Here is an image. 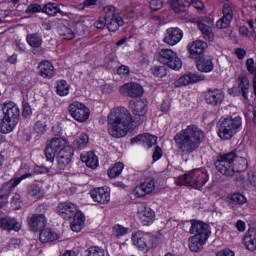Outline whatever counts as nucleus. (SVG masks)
Instances as JSON below:
<instances>
[{"mask_svg":"<svg viewBox=\"0 0 256 256\" xmlns=\"http://www.w3.org/2000/svg\"><path fill=\"white\" fill-rule=\"evenodd\" d=\"M147 100H137L133 103L132 113L125 108L113 109L108 115V133L111 137L119 139L125 137L133 123L136 125H142L144 121H147V111H149Z\"/></svg>","mask_w":256,"mask_h":256,"instance_id":"f257e3e1","label":"nucleus"},{"mask_svg":"<svg viewBox=\"0 0 256 256\" xmlns=\"http://www.w3.org/2000/svg\"><path fill=\"white\" fill-rule=\"evenodd\" d=\"M205 141V132L197 125H189L174 136V143L182 155H191Z\"/></svg>","mask_w":256,"mask_h":256,"instance_id":"f03ea898","label":"nucleus"},{"mask_svg":"<svg viewBox=\"0 0 256 256\" xmlns=\"http://www.w3.org/2000/svg\"><path fill=\"white\" fill-rule=\"evenodd\" d=\"M58 214L62 219H73L71 223L72 231L79 233L81 229H83V225L85 224V215L83 212L77 210V205L71 202H61L57 207Z\"/></svg>","mask_w":256,"mask_h":256,"instance_id":"7ed1b4c3","label":"nucleus"},{"mask_svg":"<svg viewBox=\"0 0 256 256\" xmlns=\"http://www.w3.org/2000/svg\"><path fill=\"white\" fill-rule=\"evenodd\" d=\"M2 111L3 118L0 122V131L4 135H7V133H11L17 127L19 117H21V110L15 102L9 101L3 104Z\"/></svg>","mask_w":256,"mask_h":256,"instance_id":"20e7f679","label":"nucleus"},{"mask_svg":"<svg viewBox=\"0 0 256 256\" xmlns=\"http://www.w3.org/2000/svg\"><path fill=\"white\" fill-rule=\"evenodd\" d=\"M243 125L241 117H230L225 118L218 124V135L220 139L224 141H229L236 133L239 131V128Z\"/></svg>","mask_w":256,"mask_h":256,"instance_id":"39448f33","label":"nucleus"},{"mask_svg":"<svg viewBox=\"0 0 256 256\" xmlns=\"http://www.w3.org/2000/svg\"><path fill=\"white\" fill-rule=\"evenodd\" d=\"M207 181H209L207 172L201 169H194L181 176L178 185H188V187H193V189H201Z\"/></svg>","mask_w":256,"mask_h":256,"instance_id":"423d86ee","label":"nucleus"},{"mask_svg":"<svg viewBox=\"0 0 256 256\" xmlns=\"http://www.w3.org/2000/svg\"><path fill=\"white\" fill-rule=\"evenodd\" d=\"M235 152H229L217 157L215 167L219 173L226 177H233L235 175Z\"/></svg>","mask_w":256,"mask_h":256,"instance_id":"0eeeda50","label":"nucleus"},{"mask_svg":"<svg viewBox=\"0 0 256 256\" xmlns=\"http://www.w3.org/2000/svg\"><path fill=\"white\" fill-rule=\"evenodd\" d=\"M65 147H70V146L67 144V139L63 137H56L49 140L45 148V157L47 161H50L51 163H53V161H55V157L57 156V153H59L61 149H65Z\"/></svg>","mask_w":256,"mask_h":256,"instance_id":"6e6552de","label":"nucleus"},{"mask_svg":"<svg viewBox=\"0 0 256 256\" xmlns=\"http://www.w3.org/2000/svg\"><path fill=\"white\" fill-rule=\"evenodd\" d=\"M158 61L160 63H163V65H167V67L173 69L174 71H179V69L183 67V62L181 61V58H179V56H177V53H175L171 49H162L160 51Z\"/></svg>","mask_w":256,"mask_h":256,"instance_id":"1a4fd4ad","label":"nucleus"},{"mask_svg":"<svg viewBox=\"0 0 256 256\" xmlns=\"http://www.w3.org/2000/svg\"><path fill=\"white\" fill-rule=\"evenodd\" d=\"M132 243L140 249L141 251H149V249H152V247H155L154 241H155V236L138 231L134 234H132Z\"/></svg>","mask_w":256,"mask_h":256,"instance_id":"9d476101","label":"nucleus"},{"mask_svg":"<svg viewBox=\"0 0 256 256\" xmlns=\"http://www.w3.org/2000/svg\"><path fill=\"white\" fill-rule=\"evenodd\" d=\"M69 113L78 123H85L89 119L90 111L85 104L81 102H72L69 105Z\"/></svg>","mask_w":256,"mask_h":256,"instance_id":"9b49d317","label":"nucleus"},{"mask_svg":"<svg viewBox=\"0 0 256 256\" xmlns=\"http://www.w3.org/2000/svg\"><path fill=\"white\" fill-rule=\"evenodd\" d=\"M222 13L223 17L216 23L217 29H227V27L231 25V21H233V17L235 13H237V10L233 3H225L223 5Z\"/></svg>","mask_w":256,"mask_h":256,"instance_id":"f8f14e48","label":"nucleus"},{"mask_svg":"<svg viewBox=\"0 0 256 256\" xmlns=\"http://www.w3.org/2000/svg\"><path fill=\"white\" fill-rule=\"evenodd\" d=\"M156 187L157 182L153 178L147 177L140 185L136 186L134 189V195L136 197H145V195H151V193L155 191Z\"/></svg>","mask_w":256,"mask_h":256,"instance_id":"ddd939ff","label":"nucleus"},{"mask_svg":"<svg viewBox=\"0 0 256 256\" xmlns=\"http://www.w3.org/2000/svg\"><path fill=\"white\" fill-rule=\"evenodd\" d=\"M190 233L195 235L196 237H202L204 239H209V235H211V228H209V224L192 220Z\"/></svg>","mask_w":256,"mask_h":256,"instance_id":"4468645a","label":"nucleus"},{"mask_svg":"<svg viewBox=\"0 0 256 256\" xmlns=\"http://www.w3.org/2000/svg\"><path fill=\"white\" fill-rule=\"evenodd\" d=\"M205 101L208 105L217 107V105H221L225 101V92L217 88L208 89L205 95Z\"/></svg>","mask_w":256,"mask_h":256,"instance_id":"2eb2a0df","label":"nucleus"},{"mask_svg":"<svg viewBox=\"0 0 256 256\" xmlns=\"http://www.w3.org/2000/svg\"><path fill=\"white\" fill-rule=\"evenodd\" d=\"M31 231H42L47 226V216L32 214L27 217Z\"/></svg>","mask_w":256,"mask_h":256,"instance_id":"dca6fc26","label":"nucleus"},{"mask_svg":"<svg viewBox=\"0 0 256 256\" xmlns=\"http://www.w3.org/2000/svg\"><path fill=\"white\" fill-rule=\"evenodd\" d=\"M29 177H33V174L25 173L22 174L20 177H13L10 181L2 185L0 193H2V195H9V193H11V191H13V189H15L17 185H19V183H21L25 179H29Z\"/></svg>","mask_w":256,"mask_h":256,"instance_id":"f3484780","label":"nucleus"},{"mask_svg":"<svg viewBox=\"0 0 256 256\" xmlns=\"http://www.w3.org/2000/svg\"><path fill=\"white\" fill-rule=\"evenodd\" d=\"M71 157H73V148L71 146H66L64 149H61L58 153V169L60 171H65V167L71 163Z\"/></svg>","mask_w":256,"mask_h":256,"instance_id":"a211bd4d","label":"nucleus"},{"mask_svg":"<svg viewBox=\"0 0 256 256\" xmlns=\"http://www.w3.org/2000/svg\"><path fill=\"white\" fill-rule=\"evenodd\" d=\"M205 76L189 73L181 76L174 82L175 87H185L187 85H191V83H199V81H204Z\"/></svg>","mask_w":256,"mask_h":256,"instance_id":"6ab92c4d","label":"nucleus"},{"mask_svg":"<svg viewBox=\"0 0 256 256\" xmlns=\"http://www.w3.org/2000/svg\"><path fill=\"white\" fill-rule=\"evenodd\" d=\"M39 75L43 79H53L55 77V66L49 60H43L38 64Z\"/></svg>","mask_w":256,"mask_h":256,"instance_id":"aec40b11","label":"nucleus"},{"mask_svg":"<svg viewBox=\"0 0 256 256\" xmlns=\"http://www.w3.org/2000/svg\"><path fill=\"white\" fill-rule=\"evenodd\" d=\"M183 39V31L179 28H168L164 37V43L167 45H177Z\"/></svg>","mask_w":256,"mask_h":256,"instance_id":"412c9836","label":"nucleus"},{"mask_svg":"<svg viewBox=\"0 0 256 256\" xmlns=\"http://www.w3.org/2000/svg\"><path fill=\"white\" fill-rule=\"evenodd\" d=\"M120 91L127 93L128 97L132 98L141 97L144 93L143 86L135 82L124 84Z\"/></svg>","mask_w":256,"mask_h":256,"instance_id":"4be33fe9","label":"nucleus"},{"mask_svg":"<svg viewBox=\"0 0 256 256\" xmlns=\"http://www.w3.org/2000/svg\"><path fill=\"white\" fill-rule=\"evenodd\" d=\"M205 49H207V44L202 40H197L189 45L190 58L191 59H201L203 57V53H205Z\"/></svg>","mask_w":256,"mask_h":256,"instance_id":"5701e85b","label":"nucleus"},{"mask_svg":"<svg viewBox=\"0 0 256 256\" xmlns=\"http://www.w3.org/2000/svg\"><path fill=\"white\" fill-rule=\"evenodd\" d=\"M90 195L93 201H96V203H101L102 205H105L111 201V195L109 194V191L103 187L92 190Z\"/></svg>","mask_w":256,"mask_h":256,"instance_id":"b1692460","label":"nucleus"},{"mask_svg":"<svg viewBox=\"0 0 256 256\" xmlns=\"http://www.w3.org/2000/svg\"><path fill=\"white\" fill-rule=\"evenodd\" d=\"M131 143H142L147 149L157 145V136L151 134H140L131 139Z\"/></svg>","mask_w":256,"mask_h":256,"instance_id":"393cba45","label":"nucleus"},{"mask_svg":"<svg viewBox=\"0 0 256 256\" xmlns=\"http://www.w3.org/2000/svg\"><path fill=\"white\" fill-rule=\"evenodd\" d=\"M138 217L142 225L149 226L155 221V211L149 207H144L138 211Z\"/></svg>","mask_w":256,"mask_h":256,"instance_id":"a878e982","label":"nucleus"},{"mask_svg":"<svg viewBox=\"0 0 256 256\" xmlns=\"http://www.w3.org/2000/svg\"><path fill=\"white\" fill-rule=\"evenodd\" d=\"M196 61H198L196 65L198 71L202 73H211L213 71V58L203 55L196 59Z\"/></svg>","mask_w":256,"mask_h":256,"instance_id":"bb28decb","label":"nucleus"},{"mask_svg":"<svg viewBox=\"0 0 256 256\" xmlns=\"http://www.w3.org/2000/svg\"><path fill=\"white\" fill-rule=\"evenodd\" d=\"M238 88L242 93L244 99H249V89L251 87V82H249V77L245 74H240L238 76Z\"/></svg>","mask_w":256,"mask_h":256,"instance_id":"cd10ccee","label":"nucleus"},{"mask_svg":"<svg viewBox=\"0 0 256 256\" xmlns=\"http://www.w3.org/2000/svg\"><path fill=\"white\" fill-rule=\"evenodd\" d=\"M0 227L5 231H20L21 224L14 218L4 217L0 218Z\"/></svg>","mask_w":256,"mask_h":256,"instance_id":"c85d7f7f","label":"nucleus"},{"mask_svg":"<svg viewBox=\"0 0 256 256\" xmlns=\"http://www.w3.org/2000/svg\"><path fill=\"white\" fill-rule=\"evenodd\" d=\"M207 239L201 236H191L189 238V249L194 253H199L203 249V245L207 243Z\"/></svg>","mask_w":256,"mask_h":256,"instance_id":"c756f323","label":"nucleus"},{"mask_svg":"<svg viewBox=\"0 0 256 256\" xmlns=\"http://www.w3.org/2000/svg\"><path fill=\"white\" fill-rule=\"evenodd\" d=\"M244 245L248 251H256V229H250L244 236Z\"/></svg>","mask_w":256,"mask_h":256,"instance_id":"7c9ffc66","label":"nucleus"},{"mask_svg":"<svg viewBox=\"0 0 256 256\" xmlns=\"http://www.w3.org/2000/svg\"><path fill=\"white\" fill-rule=\"evenodd\" d=\"M39 239L41 243H51L59 239V234L51 229L41 230Z\"/></svg>","mask_w":256,"mask_h":256,"instance_id":"2f4dec72","label":"nucleus"},{"mask_svg":"<svg viewBox=\"0 0 256 256\" xmlns=\"http://www.w3.org/2000/svg\"><path fill=\"white\" fill-rule=\"evenodd\" d=\"M81 161L90 167L91 169H97L99 165V158L93 152H88L87 154L81 155Z\"/></svg>","mask_w":256,"mask_h":256,"instance_id":"473e14b6","label":"nucleus"},{"mask_svg":"<svg viewBox=\"0 0 256 256\" xmlns=\"http://www.w3.org/2000/svg\"><path fill=\"white\" fill-rule=\"evenodd\" d=\"M123 24L124 22L121 16H115L114 18H110V20H106V27L111 33L119 31V27H123Z\"/></svg>","mask_w":256,"mask_h":256,"instance_id":"72a5a7b5","label":"nucleus"},{"mask_svg":"<svg viewBox=\"0 0 256 256\" xmlns=\"http://www.w3.org/2000/svg\"><path fill=\"white\" fill-rule=\"evenodd\" d=\"M197 27L199 31L202 33L205 41H213L215 36L213 34V28H211V26L203 22H197Z\"/></svg>","mask_w":256,"mask_h":256,"instance_id":"f704fd0d","label":"nucleus"},{"mask_svg":"<svg viewBox=\"0 0 256 256\" xmlns=\"http://www.w3.org/2000/svg\"><path fill=\"white\" fill-rule=\"evenodd\" d=\"M191 3H193V0H171L170 6L175 13H179L183 11V7H191Z\"/></svg>","mask_w":256,"mask_h":256,"instance_id":"c9c22d12","label":"nucleus"},{"mask_svg":"<svg viewBox=\"0 0 256 256\" xmlns=\"http://www.w3.org/2000/svg\"><path fill=\"white\" fill-rule=\"evenodd\" d=\"M247 170V159L241 156H237L235 154L234 159V173H243V171Z\"/></svg>","mask_w":256,"mask_h":256,"instance_id":"e433bc0d","label":"nucleus"},{"mask_svg":"<svg viewBox=\"0 0 256 256\" xmlns=\"http://www.w3.org/2000/svg\"><path fill=\"white\" fill-rule=\"evenodd\" d=\"M58 32L61 39H64L66 41H71V39H75V32H73L71 28L65 25L60 26Z\"/></svg>","mask_w":256,"mask_h":256,"instance_id":"4c0bfd02","label":"nucleus"},{"mask_svg":"<svg viewBox=\"0 0 256 256\" xmlns=\"http://www.w3.org/2000/svg\"><path fill=\"white\" fill-rule=\"evenodd\" d=\"M125 165L123 162H117L110 170H108V176L110 179H115V177H119L121 173H123V169Z\"/></svg>","mask_w":256,"mask_h":256,"instance_id":"58836bf2","label":"nucleus"},{"mask_svg":"<svg viewBox=\"0 0 256 256\" xmlns=\"http://www.w3.org/2000/svg\"><path fill=\"white\" fill-rule=\"evenodd\" d=\"M56 93L60 97L69 95V84H67V81L61 80L57 83Z\"/></svg>","mask_w":256,"mask_h":256,"instance_id":"ea45409f","label":"nucleus"},{"mask_svg":"<svg viewBox=\"0 0 256 256\" xmlns=\"http://www.w3.org/2000/svg\"><path fill=\"white\" fill-rule=\"evenodd\" d=\"M27 43L31 46V47H41L42 43H43V39L41 38V36L39 34H30L27 36Z\"/></svg>","mask_w":256,"mask_h":256,"instance_id":"a19ab883","label":"nucleus"},{"mask_svg":"<svg viewBox=\"0 0 256 256\" xmlns=\"http://www.w3.org/2000/svg\"><path fill=\"white\" fill-rule=\"evenodd\" d=\"M229 199L230 203H233V205H245V203H247V198L241 193H234Z\"/></svg>","mask_w":256,"mask_h":256,"instance_id":"79ce46f5","label":"nucleus"},{"mask_svg":"<svg viewBox=\"0 0 256 256\" xmlns=\"http://www.w3.org/2000/svg\"><path fill=\"white\" fill-rule=\"evenodd\" d=\"M42 12L46 13L47 15H57V13H62L57 7V4L48 3L42 8Z\"/></svg>","mask_w":256,"mask_h":256,"instance_id":"37998d69","label":"nucleus"},{"mask_svg":"<svg viewBox=\"0 0 256 256\" xmlns=\"http://www.w3.org/2000/svg\"><path fill=\"white\" fill-rule=\"evenodd\" d=\"M28 194L34 197V199H41V197H43V190H41L39 185L33 184L28 188Z\"/></svg>","mask_w":256,"mask_h":256,"instance_id":"c03bdc74","label":"nucleus"},{"mask_svg":"<svg viewBox=\"0 0 256 256\" xmlns=\"http://www.w3.org/2000/svg\"><path fill=\"white\" fill-rule=\"evenodd\" d=\"M88 143H89V136H87V134L85 133L80 134L78 139H76L74 142L77 149H84V147H87Z\"/></svg>","mask_w":256,"mask_h":256,"instance_id":"a18cd8bd","label":"nucleus"},{"mask_svg":"<svg viewBox=\"0 0 256 256\" xmlns=\"http://www.w3.org/2000/svg\"><path fill=\"white\" fill-rule=\"evenodd\" d=\"M103 11H104V19L105 21H111V19L115 18V17H118L119 14L115 13V7L114 6H105L103 8Z\"/></svg>","mask_w":256,"mask_h":256,"instance_id":"49530a36","label":"nucleus"},{"mask_svg":"<svg viewBox=\"0 0 256 256\" xmlns=\"http://www.w3.org/2000/svg\"><path fill=\"white\" fill-rule=\"evenodd\" d=\"M112 233L115 237H123V235H127L129 233V228L116 224L113 227Z\"/></svg>","mask_w":256,"mask_h":256,"instance_id":"de8ad7c7","label":"nucleus"},{"mask_svg":"<svg viewBox=\"0 0 256 256\" xmlns=\"http://www.w3.org/2000/svg\"><path fill=\"white\" fill-rule=\"evenodd\" d=\"M86 256H105V250L97 247L91 246L86 250Z\"/></svg>","mask_w":256,"mask_h":256,"instance_id":"09e8293b","label":"nucleus"},{"mask_svg":"<svg viewBox=\"0 0 256 256\" xmlns=\"http://www.w3.org/2000/svg\"><path fill=\"white\" fill-rule=\"evenodd\" d=\"M34 130L38 135H43L47 131V124L44 121H37L34 126Z\"/></svg>","mask_w":256,"mask_h":256,"instance_id":"8fccbe9b","label":"nucleus"},{"mask_svg":"<svg viewBox=\"0 0 256 256\" xmlns=\"http://www.w3.org/2000/svg\"><path fill=\"white\" fill-rule=\"evenodd\" d=\"M39 11H43V8L39 4H31L27 7L25 13L26 15H33V13H39Z\"/></svg>","mask_w":256,"mask_h":256,"instance_id":"3c124183","label":"nucleus"},{"mask_svg":"<svg viewBox=\"0 0 256 256\" xmlns=\"http://www.w3.org/2000/svg\"><path fill=\"white\" fill-rule=\"evenodd\" d=\"M151 71L152 75L155 77H164V75H167V72L163 66H154Z\"/></svg>","mask_w":256,"mask_h":256,"instance_id":"603ef678","label":"nucleus"},{"mask_svg":"<svg viewBox=\"0 0 256 256\" xmlns=\"http://www.w3.org/2000/svg\"><path fill=\"white\" fill-rule=\"evenodd\" d=\"M151 11H159L163 7V0H148Z\"/></svg>","mask_w":256,"mask_h":256,"instance_id":"864d4df0","label":"nucleus"},{"mask_svg":"<svg viewBox=\"0 0 256 256\" xmlns=\"http://www.w3.org/2000/svg\"><path fill=\"white\" fill-rule=\"evenodd\" d=\"M47 209H49V207L46 204H41L36 208L34 215H42V217H45Z\"/></svg>","mask_w":256,"mask_h":256,"instance_id":"5fc2aeb1","label":"nucleus"},{"mask_svg":"<svg viewBox=\"0 0 256 256\" xmlns=\"http://www.w3.org/2000/svg\"><path fill=\"white\" fill-rule=\"evenodd\" d=\"M130 69L128 66H125V65H121L118 70H117V73L118 75H121V77H127L129 76V73H130Z\"/></svg>","mask_w":256,"mask_h":256,"instance_id":"6e6d98bb","label":"nucleus"},{"mask_svg":"<svg viewBox=\"0 0 256 256\" xmlns=\"http://www.w3.org/2000/svg\"><path fill=\"white\" fill-rule=\"evenodd\" d=\"M161 157H163V150H161V147L156 146L152 155L153 161H159Z\"/></svg>","mask_w":256,"mask_h":256,"instance_id":"4d7b16f0","label":"nucleus"},{"mask_svg":"<svg viewBox=\"0 0 256 256\" xmlns=\"http://www.w3.org/2000/svg\"><path fill=\"white\" fill-rule=\"evenodd\" d=\"M21 245V240L18 238H12L10 239L8 243V248L9 249H17Z\"/></svg>","mask_w":256,"mask_h":256,"instance_id":"13d9d810","label":"nucleus"},{"mask_svg":"<svg viewBox=\"0 0 256 256\" xmlns=\"http://www.w3.org/2000/svg\"><path fill=\"white\" fill-rule=\"evenodd\" d=\"M32 113L33 111L31 110V106L29 105V103H24L22 112L23 117H29V115H31Z\"/></svg>","mask_w":256,"mask_h":256,"instance_id":"bf43d9fd","label":"nucleus"},{"mask_svg":"<svg viewBox=\"0 0 256 256\" xmlns=\"http://www.w3.org/2000/svg\"><path fill=\"white\" fill-rule=\"evenodd\" d=\"M105 26H107V20H105V18L99 19L94 23V27H96V29H105Z\"/></svg>","mask_w":256,"mask_h":256,"instance_id":"052dcab7","label":"nucleus"},{"mask_svg":"<svg viewBox=\"0 0 256 256\" xmlns=\"http://www.w3.org/2000/svg\"><path fill=\"white\" fill-rule=\"evenodd\" d=\"M191 5L195 7V9H204L205 7V4H203L201 0H192Z\"/></svg>","mask_w":256,"mask_h":256,"instance_id":"680f3d73","label":"nucleus"},{"mask_svg":"<svg viewBox=\"0 0 256 256\" xmlns=\"http://www.w3.org/2000/svg\"><path fill=\"white\" fill-rule=\"evenodd\" d=\"M235 53H236L238 59H245V55H247V52L241 48H237L235 50Z\"/></svg>","mask_w":256,"mask_h":256,"instance_id":"e2e57ef3","label":"nucleus"},{"mask_svg":"<svg viewBox=\"0 0 256 256\" xmlns=\"http://www.w3.org/2000/svg\"><path fill=\"white\" fill-rule=\"evenodd\" d=\"M98 0H85L83 2L82 9H85L86 7H93V5H97Z\"/></svg>","mask_w":256,"mask_h":256,"instance_id":"0e129e2a","label":"nucleus"},{"mask_svg":"<svg viewBox=\"0 0 256 256\" xmlns=\"http://www.w3.org/2000/svg\"><path fill=\"white\" fill-rule=\"evenodd\" d=\"M236 228L241 232L243 233V231H245L246 229V224L245 222H243V220H238L236 222Z\"/></svg>","mask_w":256,"mask_h":256,"instance_id":"69168bd1","label":"nucleus"},{"mask_svg":"<svg viewBox=\"0 0 256 256\" xmlns=\"http://www.w3.org/2000/svg\"><path fill=\"white\" fill-rule=\"evenodd\" d=\"M216 256H235V252L229 249H226V250L220 251Z\"/></svg>","mask_w":256,"mask_h":256,"instance_id":"338daca9","label":"nucleus"},{"mask_svg":"<svg viewBox=\"0 0 256 256\" xmlns=\"http://www.w3.org/2000/svg\"><path fill=\"white\" fill-rule=\"evenodd\" d=\"M8 63L15 65L17 63V54H13L7 59Z\"/></svg>","mask_w":256,"mask_h":256,"instance_id":"774afa93","label":"nucleus"}]
</instances>
